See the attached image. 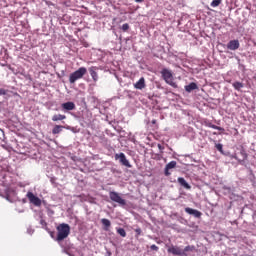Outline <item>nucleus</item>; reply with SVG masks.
<instances>
[{
    "instance_id": "nucleus-1",
    "label": "nucleus",
    "mask_w": 256,
    "mask_h": 256,
    "mask_svg": "<svg viewBox=\"0 0 256 256\" xmlns=\"http://www.w3.org/2000/svg\"><path fill=\"white\" fill-rule=\"evenodd\" d=\"M56 231H57L56 241H58L59 243L61 241H65V239L69 237L71 233V226H69V224L62 223L56 227Z\"/></svg>"
},
{
    "instance_id": "nucleus-2",
    "label": "nucleus",
    "mask_w": 256,
    "mask_h": 256,
    "mask_svg": "<svg viewBox=\"0 0 256 256\" xmlns=\"http://www.w3.org/2000/svg\"><path fill=\"white\" fill-rule=\"evenodd\" d=\"M85 75H87V68L80 67L78 70L70 74L69 83L73 85L75 82L79 81V79H83Z\"/></svg>"
},
{
    "instance_id": "nucleus-3",
    "label": "nucleus",
    "mask_w": 256,
    "mask_h": 256,
    "mask_svg": "<svg viewBox=\"0 0 256 256\" xmlns=\"http://www.w3.org/2000/svg\"><path fill=\"white\" fill-rule=\"evenodd\" d=\"M109 198L114 203H118V205H120V207H125V205H127V201L125 199H123L121 197V195L115 191L109 192Z\"/></svg>"
},
{
    "instance_id": "nucleus-4",
    "label": "nucleus",
    "mask_w": 256,
    "mask_h": 256,
    "mask_svg": "<svg viewBox=\"0 0 256 256\" xmlns=\"http://www.w3.org/2000/svg\"><path fill=\"white\" fill-rule=\"evenodd\" d=\"M161 75L168 85H173V73L167 68L162 69Z\"/></svg>"
},
{
    "instance_id": "nucleus-5",
    "label": "nucleus",
    "mask_w": 256,
    "mask_h": 256,
    "mask_svg": "<svg viewBox=\"0 0 256 256\" xmlns=\"http://www.w3.org/2000/svg\"><path fill=\"white\" fill-rule=\"evenodd\" d=\"M28 201L32 203V205H35V207H41V200L39 197L35 196L33 192H28L26 195Z\"/></svg>"
},
{
    "instance_id": "nucleus-6",
    "label": "nucleus",
    "mask_w": 256,
    "mask_h": 256,
    "mask_svg": "<svg viewBox=\"0 0 256 256\" xmlns=\"http://www.w3.org/2000/svg\"><path fill=\"white\" fill-rule=\"evenodd\" d=\"M115 159L116 161L119 160L121 165H123L124 167L131 168V164L129 163V160H127V157L125 156L124 153L115 154Z\"/></svg>"
},
{
    "instance_id": "nucleus-7",
    "label": "nucleus",
    "mask_w": 256,
    "mask_h": 256,
    "mask_svg": "<svg viewBox=\"0 0 256 256\" xmlns=\"http://www.w3.org/2000/svg\"><path fill=\"white\" fill-rule=\"evenodd\" d=\"M168 253H172V255H177V256L184 255V251L183 249H181V247L173 246V245L168 248Z\"/></svg>"
},
{
    "instance_id": "nucleus-8",
    "label": "nucleus",
    "mask_w": 256,
    "mask_h": 256,
    "mask_svg": "<svg viewBox=\"0 0 256 256\" xmlns=\"http://www.w3.org/2000/svg\"><path fill=\"white\" fill-rule=\"evenodd\" d=\"M175 167H177V162L176 161H171L169 162L166 167H165V170H164V175L166 177H169V175H171V169H175Z\"/></svg>"
},
{
    "instance_id": "nucleus-9",
    "label": "nucleus",
    "mask_w": 256,
    "mask_h": 256,
    "mask_svg": "<svg viewBox=\"0 0 256 256\" xmlns=\"http://www.w3.org/2000/svg\"><path fill=\"white\" fill-rule=\"evenodd\" d=\"M239 47V40H230L227 44V49H229L230 51H237Z\"/></svg>"
},
{
    "instance_id": "nucleus-10",
    "label": "nucleus",
    "mask_w": 256,
    "mask_h": 256,
    "mask_svg": "<svg viewBox=\"0 0 256 256\" xmlns=\"http://www.w3.org/2000/svg\"><path fill=\"white\" fill-rule=\"evenodd\" d=\"M185 212L188 213V215H194L196 217V219H201V215H203V213H201V211L195 210L190 207L185 208Z\"/></svg>"
},
{
    "instance_id": "nucleus-11",
    "label": "nucleus",
    "mask_w": 256,
    "mask_h": 256,
    "mask_svg": "<svg viewBox=\"0 0 256 256\" xmlns=\"http://www.w3.org/2000/svg\"><path fill=\"white\" fill-rule=\"evenodd\" d=\"M62 111H75V103L74 102H65L61 104Z\"/></svg>"
},
{
    "instance_id": "nucleus-12",
    "label": "nucleus",
    "mask_w": 256,
    "mask_h": 256,
    "mask_svg": "<svg viewBox=\"0 0 256 256\" xmlns=\"http://www.w3.org/2000/svg\"><path fill=\"white\" fill-rule=\"evenodd\" d=\"M89 73H90L94 83H97L99 81V74H97V67H95V66L90 67Z\"/></svg>"
},
{
    "instance_id": "nucleus-13",
    "label": "nucleus",
    "mask_w": 256,
    "mask_h": 256,
    "mask_svg": "<svg viewBox=\"0 0 256 256\" xmlns=\"http://www.w3.org/2000/svg\"><path fill=\"white\" fill-rule=\"evenodd\" d=\"M146 87V84H145V78L144 77H141L139 79V81H137L135 84H134V88L135 89H139V90H142V89H145Z\"/></svg>"
},
{
    "instance_id": "nucleus-14",
    "label": "nucleus",
    "mask_w": 256,
    "mask_h": 256,
    "mask_svg": "<svg viewBox=\"0 0 256 256\" xmlns=\"http://www.w3.org/2000/svg\"><path fill=\"white\" fill-rule=\"evenodd\" d=\"M178 183L179 185H181V187H184V189H191V185H189V183H187V181L183 177L178 178Z\"/></svg>"
},
{
    "instance_id": "nucleus-15",
    "label": "nucleus",
    "mask_w": 256,
    "mask_h": 256,
    "mask_svg": "<svg viewBox=\"0 0 256 256\" xmlns=\"http://www.w3.org/2000/svg\"><path fill=\"white\" fill-rule=\"evenodd\" d=\"M101 223L104 227V231H109V228L111 227V220L106 219V218H102Z\"/></svg>"
},
{
    "instance_id": "nucleus-16",
    "label": "nucleus",
    "mask_w": 256,
    "mask_h": 256,
    "mask_svg": "<svg viewBox=\"0 0 256 256\" xmlns=\"http://www.w3.org/2000/svg\"><path fill=\"white\" fill-rule=\"evenodd\" d=\"M197 88V83L191 82L189 85L185 86V91H187V93H191V91H195Z\"/></svg>"
},
{
    "instance_id": "nucleus-17",
    "label": "nucleus",
    "mask_w": 256,
    "mask_h": 256,
    "mask_svg": "<svg viewBox=\"0 0 256 256\" xmlns=\"http://www.w3.org/2000/svg\"><path fill=\"white\" fill-rule=\"evenodd\" d=\"M64 119H67V116L63 114H55L52 116V121L57 122V121H64Z\"/></svg>"
},
{
    "instance_id": "nucleus-18",
    "label": "nucleus",
    "mask_w": 256,
    "mask_h": 256,
    "mask_svg": "<svg viewBox=\"0 0 256 256\" xmlns=\"http://www.w3.org/2000/svg\"><path fill=\"white\" fill-rule=\"evenodd\" d=\"M63 131V126L61 125H56L54 126V128L52 129V133L53 135H59V133Z\"/></svg>"
},
{
    "instance_id": "nucleus-19",
    "label": "nucleus",
    "mask_w": 256,
    "mask_h": 256,
    "mask_svg": "<svg viewBox=\"0 0 256 256\" xmlns=\"http://www.w3.org/2000/svg\"><path fill=\"white\" fill-rule=\"evenodd\" d=\"M232 87H234V89H235L236 91H241V89H243L244 85H243L242 82H234V83L232 84Z\"/></svg>"
},
{
    "instance_id": "nucleus-20",
    "label": "nucleus",
    "mask_w": 256,
    "mask_h": 256,
    "mask_svg": "<svg viewBox=\"0 0 256 256\" xmlns=\"http://www.w3.org/2000/svg\"><path fill=\"white\" fill-rule=\"evenodd\" d=\"M117 233L120 237H127V232L123 228H118Z\"/></svg>"
},
{
    "instance_id": "nucleus-21",
    "label": "nucleus",
    "mask_w": 256,
    "mask_h": 256,
    "mask_svg": "<svg viewBox=\"0 0 256 256\" xmlns=\"http://www.w3.org/2000/svg\"><path fill=\"white\" fill-rule=\"evenodd\" d=\"M210 5L211 7H219L221 5V0H213Z\"/></svg>"
},
{
    "instance_id": "nucleus-22",
    "label": "nucleus",
    "mask_w": 256,
    "mask_h": 256,
    "mask_svg": "<svg viewBox=\"0 0 256 256\" xmlns=\"http://www.w3.org/2000/svg\"><path fill=\"white\" fill-rule=\"evenodd\" d=\"M211 129H216L217 131H225V128H222L220 126H217L215 124L210 125Z\"/></svg>"
},
{
    "instance_id": "nucleus-23",
    "label": "nucleus",
    "mask_w": 256,
    "mask_h": 256,
    "mask_svg": "<svg viewBox=\"0 0 256 256\" xmlns=\"http://www.w3.org/2000/svg\"><path fill=\"white\" fill-rule=\"evenodd\" d=\"M121 29H122V31H129V24H127V23H125V24H123L122 25V27H121Z\"/></svg>"
},
{
    "instance_id": "nucleus-24",
    "label": "nucleus",
    "mask_w": 256,
    "mask_h": 256,
    "mask_svg": "<svg viewBox=\"0 0 256 256\" xmlns=\"http://www.w3.org/2000/svg\"><path fill=\"white\" fill-rule=\"evenodd\" d=\"M193 249H194L193 246H186L183 251H184V253H187L189 251H193Z\"/></svg>"
},
{
    "instance_id": "nucleus-25",
    "label": "nucleus",
    "mask_w": 256,
    "mask_h": 256,
    "mask_svg": "<svg viewBox=\"0 0 256 256\" xmlns=\"http://www.w3.org/2000/svg\"><path fill=\"white\" fill-rule=\"evenodd\" d=\"M216 149L223 153V144H216Z\"/></svg>"
},
{
    "instance_id": "nucleus-26",
    "label": "nucleus",
    "mask_w": 256,
    "mask_h": 256,
    "mask_svg": "<svg viewBox=\"0 0 256 256\" xmlns=\"http://www.w3.org/2000/svg\"><path fill=\"white\" fill-rule=\"evenodd\" d=\"M151 251H159V247L155 244L150 246Z\"/></svg>"
},
{
    "instance_id": "nucleus-27",
    "label": "nucleus",
    "mask_w": 256,
    "mask_h": 256,
    "mask_svg": "<svg viewBox=\"0 0 256 256\" xmlns=\"http://www.w3.org/2000/svg\"><path fill=\"white\" fill-rule=\"evenodd\" d=\"M7 95V90L0 88V96Z\"/></svg>"
},
{
    "instance_id": "nucleus-28",
    "label": "nucleus",
    "mask_w": 256,
    "mask_h": 256,
    "mask_svg": "<svg viewBox=\"0 0 256 256\" xmlns=\"http://www.w3.org/2000/svg\"><path fill=\"white\" fill-rule=\"evenodd\" d=\"M157 147H158L159 151L161 153H163V150L165 149V147L163 145H161V144H158Z\"/></svg>"
},
{
    "instance_id": "nucleus-29",
    "label": "nucleus",
    "mask_w": 256,
    "mask_h": 256,
    "mask_svg": "<svg viewBox=\"0 0 256 256\" xmlns=\"http://www.w3.org/2000/svg\"><path fill=\"white\" fill-rule=\"evenodd\" d=\"M135 233H136V235H141V233H142V231H141V228H136L135 229Z\"/></svg>"
},
{
    "instance_id": "nucleus-30",
    "label": "nucleus",
    "mask_w": 256,
    "mask_h": 256,
    "mask_svg": "<svg viewBox=\"0 0 256 256\" xmlns=\"http://www.w3.org/2000/svg\"><path fill=\"white\" fill-rule=\"evenodd\" d=\"M240 153H241L243 159H247V154L245 153V150H242Z\"/></svg>"
},
{
    "instance_id": "nucleus-31",
    "label": "nucleus",
    "mask_w": 256,
    "mask_h": 256,
    "mask_svg": "<svg viewBox=\"0 0 256 256\" xmlns=\"http://www.w3.org/2000/svg\"><path fill=\"white\" fill-rule=\"evenodd\" d=\"M136 3H143V0H135Z\"/></svg>"
},
{
    "instance_id": "nucleus-32",
    "label": "nucleus",
    "mask_w": 256,
    "mask_h": 256,
    "mask_svg": "<svg viewBox=\"0 0 256 256\" xmlns=\"http://www.w3.org/2000/svg\"><path fill=\"white\" fill-rule=\"evenodd\" d=\"M152 123H153V124H156V123H157V120H152Z\"/></svg>"
},
{
    "instance_id": "nucleus-33",
    "label": "nucleus",
    "mask_w": 256,
    "mask_h": 256,
    "mask_svg": "<svg viewBox=\"0 0 256 256\" xmlns=\"http://www.w3.org/2000/svg\"><path fill=\"white\" fill-rule=\"evenodd\" d=\"M234 159H236V160H237V159H238V158H237V156H234Z\"/></svg>"
},
{
    "instance_id": "nucleus-34",
    "label": "nucleus",
    "mask_w": 256,
    "mask_h": 256,
    "mask_svg": "<svg viewBox=\"0 0 256 256\" xmlns=\"http://www.w3.org/2000/svg\"><path fill=\"white\" fill-rule=\"evenodd\" d=\"M51 237H53V232H51Z\"/></svg>"
},
{
    "instance_id": "nucleus-35",
    "label": "nucleus",
    "mask_w": 256,
    "mask_h": 256,
    "mask_svg": "<svg viewBox=\"0 0 256 256\" xmlns=\"http://www.w3.org/2000/svg\"><path fill=\"white\" fill-rule=\"evenodd\" d=\"M108 256H111V252H109V255Z\"/></svg>"
}]
</instances>
